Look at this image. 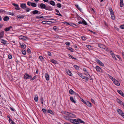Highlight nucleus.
I'll use <instances>...</instances> for the list:
<instances>
[{
  "mask_svg": "<svg viewBox=\"0 0 124 124\" xmlns=\"http://www.w3.org/2000/svg\"><path fill=\"white\" fill-rule=\"evenodd\" d=\"M3 19L4 21H7L9 19V18L7 16H5Z\"/></svg>",
  "mask_w": 124,
  "mask_h": 124,
  "instance_id": "21",
  "label": "nucleus"
},
{
  "mask_svg": "<svg viewBox=\"0 0 124 124\" xmlns=\"http://www.w3.org/2000/svg\"><path fill=\"white\" fill-rule=\"evenodd\" d=\"M113 81L114 83L117 86H119L120 85V84L119 82L115 79L113 80Z\"/></svg>",
  "mask_w": 124,
  "mask_h": 124,
  "instance_id": "7",
  "label": "nucleus"
},
{
  "mask_svg": "<svg viewBox=\"0 0 124 124\" xmlns=\"http://www.w3.org/2000/svg\"><path fill=\"white\" fill-rule=\"evenodd\" d=\"M39 58L41 61L43 60V58L42 56H39Z\"/></svg>",
  "mask_w": 124,
  "mask_h": 124,
  "instance_id": "57",
  "label": "nucleus"
},
{
  "mask_svg": "<svg viewBox=\"0 0 124 124\" xmlns=\"http://www.w3.org/2000/svg\"><path fill=\"white\" fill-rule=\"evenodd\" d=\"M27 9H26L25 10H26V12H29V11H30V10H31V9L30 8H27Z\"/></svg>",
  "mask_w": 124,
  "mask_h": 124,
  "instance_id": "55",
  "label": "nucleus"
},
{
  "mask_svg": "<svg viewBox=\"0 0 124 124\" xmlns=\"http://www.w3.org/2000/svg\"><path fill=\"white\" fill-rule=\"evenodd\" d=\"M50 62L54 64H56L57 63V61L54 59L51 60H50Z\"/></svg>",
  "mask_w": 124,
  "mask_h": 124,
  "instance_id": "23",
  "label": "nucleus"
},
{
  "mask_svg": "<svg viewBox=\"0 0 124 124\" xmlns=\"http://www.w3.org/2000/svg\"><path fill=\"white\" fill-rule=\"evenodd\" d=\"M81 38L83 40H85V38L84 36L82 37Z\"/></svg>",
  "mask_w": 124,
  "mask_h": 124,
  "instance_id": "63",
  "label": "nucleus"
},
{
  "mask_svg": "<svg viewBox=\"0 0 124 124\" xmlns=\"http://www.w3.org/2000/svg\"><path fill=\"white\" fill-rule=\"evenodd\" d=\"M118 92L122 96L124 97V93L121 90H117Z\"/></svg>",
  "mask_w": 124,
  "mask_h": 124,
  "instance_id": "17",
  "label": "nucleus"
},
{
  "mask_svg": "<svg viewBox=\"0 0 124 124\" xmlns=\"http://www.w3.org/2000/svg\"><path fill=\"white\" fill-rule=\"evenodd\" d=\"M120 7H122L123 6L124 4L123 0H120Z\"/></svg>",
  "mask_w": 124,
  "mask_h": 124,
  "instance_id": "25",
  "label": "nucleus"
},
{
  "mask_svg": "<svg viewBox=\"0 0 124 124\" xmlns=\"http://www.w3.org/2000/svg\"><path fill=\"white\" fill-rule=\"evenodd\" d=\"M66 72L68 75L70 76H72V74L71 73V72L69 70H67L66 71Z\"/></svg>",
  "mask_w": 124,
  "mask_h": 124,
  "instance_id": "12",
  "label": "nucleus"
},
{
  "mask_svg": "<svg viewBox=\"0 0 124 124\" xmlns=\"http://www.w3.org/2000/svg\"><path fill=\"white\" fill-rule=\"evenodd\" d=\"M67 113L68 114V115H69L70 118H74L76 116L75 115L72 113L69 112H67Z\"/></svg>",
  "mask_w": 124,
  "mask_h": 124,
  "instance_id": "6",
  "label": "nucleus"
},
{
  "mask_svg": "<svg viewBox=\"0 0 124 124\" xmlns=\"http://www.w3.org/2000/svg\"><path fill=\"white\" fill-rule=\"evenodd\" d=\"M69 93L71 94H74L76 93L74 92L72 89H70L69 91Z\"/></svg>",
  "mask_w": 124,
  "mask_h": 124,
  "instance_id": "18",
  "label": "nucleus"
},
{
  "mask_svg": "<svg viewBox=\"0 0 124 124\" xmlns=\"http://www.w3.org/2000/svg\"><path fill=\"white\" fill-rule=\"evenodd\" d=\"M70 121V122L72 123L75 124V120L74 119H71L70 118V119L69 120Z\"/></svg>",
  "mask_w": 124,
  "mask_h": 124,
  "instance_id": "41",
  "label": "nucleus"
},
{
  "mask_svg": "<svg viewBox=\"0 0 124 124\" xmlns=\"http://www.w3.org/2000/svg\"><path fill=\"white\" fill-rule=\"evenodd\" d=\"M96 62L101 66H104V64L101 62V61L99 59L97 60Z\"/></svg>",
  "mask_w": 124,
  "mask_h": 124,
  "instance_id": "15",
  "label": "nucleus"
},
{
  "mask_svg": "<svg viewBox=\"0 0 124 124\" xmlns=\"http://www.w3.org/2000/svg\"><path fill=\"white\" fill-rule=\"evenodd\" d=\"M70 101L73 102L75 103L76 102V101L74 100L73 97L72 96H70Z\"/></svg>",
  "mask_w": 124,
  "mask_h": 124,
  "instance_id": "27",
  "label": "nucleus"
},
{
  "mask_svg": "<svg viewBox=\"0 0 124 124\" xmlns=\"http://www.w3.org/2000/svg\"><path fill=\"white\" fill-rule=\"evenodd\" d=\"M66 114L67 115V116H65L64 117V118L65 119L67 120H69L70 118V117L69 116V115H68V114L67 113H66Z\"/></svg>",
  "mask_w": 124,
  "mask_h": 124,
  "instance_id": "19",
  "label": "nucleus"
},
{
  "mask_svg": "<svg viewBox=\"0 0 124 124\" xmlns=\"http://www.w3.org/2000/svg\"><path fill=\"white\" fill-rule=\"evenodd\" d=\"M12 5L14 6L15 7V8L17 10H20V8L19 7L18 5V4H16L15 3H12Z\"/></svg>",
  "mask_w": 124,
  "mask_h": 124,
  "instance_id": "9",
  "label": "nucleus"
},
{
  "mask_svg": "<svg viewBox=\"0 0 124 124\" xmlns=\"http://www.w3.org/2000/svg\"><path fill=\"white\" fill-rule=\"evenodd\" d=\"M113 81V80L115 79V78H114L112 77L110 75H109L108 76Z\"/></svg>",
  "mask_w": 124,
  "mask_h": 124,
  "instance_id": "45",
  "label": "nucleus"
},
{
  "mask_svg": "<svg viewBox=\"0 0 124 124\" xmlns=\"http://www.w3.org/2000/svg\"><path fill=\"white\" fill-rule=\"evenodd\" d=\"M1 43L4 44H6V41L4 39H1Z\"/></svg>",
  "mask_w": 124,
  "mask_h": 124,
  "instance_id": "32",
  "label": "nucleus"
},
{
  "mask_svg": "<svg viewBox=\"0 0 124 124\" xmlns=\"http://www.w3.org/2000/svg\"><path fill=\"white\" fill-rule=\"evenodd\" d=\"M47 54L49 56H50L52 55L51 53L49 51H47Z\"/></svg>",
  "mask_w": 124,
  "mask_h": 124,
  "instance_id": "48",
  "label": "nucleus"
},
{
  "mask_svg": "<svg viewBox=\"0 0 124 124\" xmlns=\"http://www.w3.org/2000/svg\"><path fill=\"white\" fill-rule=\"evenodd\" d=\"M75 7L77 8L80 11H81V9L79 7L78 5L76 4L75 5Z\"/></svg>",
  "mask_w": 124,
  "mask_h": 124,
  "instance_id": "35",
  "label": "nucleus"
},
{
  "mask_svg": "<svg viewBox=\"0 0 124 124\" xmlns=\"http://www.w3.org/2000/svg\"><path fill=\"white\" fill-rule=\"evenodd\" d=\"M88 75L89 76V78L85 77V78H86V80H88V79H89L90 80H91L92 79V78L91 76L88 74Z\"/></svg>",
  "mask_w": 124,
  "mask_h": 124,
  "instance_id": "34",
  "label": "nucleus"
},
{
  "mask_svg": "<svg viewBox=\"0 0 124 124\" xmlns=\"http://www.w3.org/2000/svg\"><path fill=\"white\" fill-rule=\"evenodd\" d=\"M95 69L98 72H102V69L100 67L98 66H96Z\"/></svg>",
  "mask_w": 124,
  "mask_h": 124,
  "instance_id": "5",
  "label": "nucleus"
},
{
  "mask_svg": "<svg viewBox=\"0 0 124 124\" xmlns=\"http://www.w3.org/2000/svg\"><path fill=\"white\" fill-rule=\"evenodd\" d=\"M50 4L53 6H54L55 5V3L54 2L53 0H51L50 2H49Z\"/></svg>",
  "mask_w": 124,
  "mask_h": 124,
  "instance_id": "22",
  "label": "nucleus"
},
{
  "mask_svg": "<svg viewBox=\"0 0 124 124\" xmlns=\"http://www.w3.org/2000/svg\"><path fill=\"white\" fill-rule=\"evenodd\" d=\"M40 7L42 9L44 8L46 9V5L42 3L40 5Z\"/></svg>",
  "mask_w": 124,
  "mask_h": 124,
  "instance_id": "14",
  "label": "nucleus"
},
{
  "mask_svg": "<svg viewBox=\"0 0 124 124\" xmlns=\"http://www.w3.org/2000/svg\"><path fill=\"white\" fill-rule=\"evenodd\" d=\"M111 55L112 56V57L114 59L116 60V55L114 54L113 53H111Z\"/></svg>",
  "mask_w": 124,
  "mask_h": 124,
  "instance_id": "24",
  "label": "nucleus"
},
{
  "mask_svg": "<svg viewBox=\"0 0 124 124\" xmlns=\"http://www.w3.org/2000/svg\"><path fill=\"white\" fill-rule=\"evenodd\" d=\"M19 38L20 39L23 40L24 41L26 40L27 39L26 37L22 35L20 36Z\"/></svg>",
  "mask_w": 124,
  "mask_h": 124,
  "instance_id": "16",
  "label": "nucleus"
},
{
  "mask_svg": "<svg viewBox=\"0 0 124 124\" xmlns=\"http://www.w3.org/2000/svg\"><path fill=\"white\" fill-rule=\"evenodd\" d=\"M74 67L77 70H78L79 69V67L76 65H74Z\"/></svg>",
  "mask_w": 124,
  "mask_h": 124,
  "instance_id": "40",
  "label": "nucleus"
},
{
  "mask_svg": "<svg viewBox=\"0 0 124 124\" xmlns=\"http://www.w3.org/2000/svg\"><path fill=\"white\" fill-rule=\"evenodd\" d=\"M21 7L23 9L27 8L26 4L25 3H22L20 5Z\"/></svg>",
  "mask_w": 124,
  "mask_h": 124,
  "instance_id": "11",
  "label": "nucleus"
},
{
  "mask_svg": "<svg viewBox=\"0 0 124 124\" xmlns=\"http://www.w3.org/2000/svg\"><path fill=\"white\" fill-rule=\"evenodd\" d=\"M116 111L118 114L124 118V113L121 110L117 108L116 109Z\"/></svg>",
  "mask_w": 124,
  "mask_h": 124,
  "instance_id": "3",
  "label": "nucleus"
},
{
  "mask_svg": "<svg viewBox=\"0 0 124 124\" xmlns=\"http://www.w3.org/2000/svg\"><path fill=\"white\" fill-rule=\"evenodd\" d=\"M57 6L59 8H60L61 7V4L59 3H57Z\"/></svg>",
  "mask_w": 124,
  "mask_h": 124,
  "instance_id": "46",
  "label": "nucleus"
},
{
  "mask_svg": "<svg viewBox=\"0 0 124 124\" xmlns=\"http://www.w3.org/2000/svg\"><path fill=\"white\" fill-rule=\"evenodd\" d=\"M38 98L37 97L35 96L34 98V100L36 102H37L38 101Z\"/></svg>",
  "mask_w": 124,
  "mask_h": 124,
  "instance_id": "47",
  "label": "nucleus"
},
{
  "mask_svg": "<svg viewBox=\"0 0 124 124\" xmlns=\"http://www.w3.org/2000/svg\"><path fill=\"white\" fill-rule=\"evenodd\" d=\"M32 2H31L30 1H28L27 2V5L28 6H31V3Z\"/></svg>",
  "mask_w": 124,
  "mask_h": 124,
  "instance_id": "52",
  "label": "nucleus"
},
{
  "mask_svg": "<svg viewBox=\"0 0 124 124\" xmlns=\"http://www.w3.org/2000/svg\"><path fill=\"white\" fill-rule=\"evenodd\" d=\"M53 10L52 8L49 6H47V10Z\"/></svg>",
  "mask_w": 124,
  "mask_h": 124,
  "instance_id": "36",
  "label": "nucleus"
},
{
  "mask_svg": "<svg viewBox=\"0 0 124 124\" xmlns=\"http://www.w3.org/2000/svg\"><path fill=\"white\" fill-rule=\"evenodd\" d=\"M8 57L10 59H11L12 58V56L11 54H9L8 55Z\"/></svg>",
  "mask_w": 124,
  "mask_h": 124,
  "instance_id": "51",
  "label": "nucleus"
},
{
  "mask_svg": "<svg viewBox=\"0 0 124 124\" xmlns=\"http://www.w3.org/2000/svg\"><path fill=\"white\" fill-rule=\"evenodd\" d=\"M86 47L89 49L91 48V46L89 45H87L86 46Z\"/></svg>",
  "mask_w": 124,
  "mask_h": 124,
  "instance_id": "59",
  "label": "nucleus"
},
{
  "mask_svg": "<svg viewBox=\"0 0 124 124\" xmlns=\"http://www.w3.org/2000/svg\"><path fill=\"white\" fill-rule=\"evenodd\" d=\"M11 123L12 124H16L13 120L12 121H11Z\"/></svg>",
  "mask_w": 124,
  "mask_h": 124,
  "instance_id": "64",
  "label": "nucleus"
},
{
  "mask_svg": "<svg viewBox=\"0 0 124 124\" xmlns=\"http://www.w3.org/2000/svg\"><path fill=\"white\" fill-rule=\"evenodd\" d=\"M114 28H115V29L116 30H117V31H119V29L118 28H117V27H114Z\"/></svg>",
  "mask_w": 124,
  "mask_h": 124,
  "instance_id": "61",
  "label": "nucleus"
},
{
  "mask_svg": "<svg viewBox=\"0 0 124 124\" xmlns=\"http://www.w3.org/2000/svg\"><path fill=\"white\" fill-rule=\"evenodd\" d=\"M42 111L45 114L46 113V109L44 108L42 109Z\"/></svg>",
  "mask_w": 124,
  "mask_h": 124,
  "instance_id": "53",
  "label": "nucleus"
},
{
  "mask_svg": "<svg viewBox=\"0 0 124 124\" xmlns=\"http://www.w3.org/2000/svg\"><path fill=\"white\" fill-rule=\"evenodd\" d=\"M24 16H20L18 15L17 16L16 18L17 19L18 18H20V19H22L24 18Z\"/></svg>",
  "mask_w": 124,
  "mask_h": 124,
  "instance_id": "29",
  "label": "nucleus"
},
{
  "mask_svg": "<svg viewBox=\"0 0 124 124\" xmlns=\"http://www.w3.org/2000/svg\"><path fill=\"white\" fill-rule=\"evenodd\" d=\"M82 24H84L85 25H86L87 24V23L86 22L85 20H83L82 21Z\"/></svg>",
  "mask_w": 124,
  "mask_h": 124,
  "instance_id": "38",
  "label": "nucleus"
},
{
  "mask_svg": "<svg viewBox=\"0 0 124 124\" xmlns=\"http://www.w3.org/2000/svg\"><path fill=\"white\" fill-rule=\"evenodd\" d=\"M22 53L24 55H25L26 54V52L25 50L23 49L22 51Z\"/></svg>",
  "mask_w": 124,
  "mask_h": 124,
  "instance_id": "39",
  "label": "nucleus"
},
{
  "mask_svg": "<svg viewBox=\"0 0 124 124\" xmlns=\"http://www.w3.org/2000/svg\"><path fill=\"white\" fill-rule=\"evenodd\" d=\"M23 78L24 79H30V80H31V76L29 75L27 73H25L24 75Z\"/></svg>",
  "mask_w": 124,
  "mask_h": 124,
  "instance_id": "2",
  "label": "nucleus"
},
{
  "mask_svg": "<svg viewBox=\"0 0 124 124\" xmlns=\"http://www.w3.org/2000/svg\"><path fill=\"white\" fill-rule=\"evenodd\" d=\"M10 30L9 27L6 28L5 29V31H9Z\"/></svg>",
  "mask_w": 124,
  "mask_h": 124,
  "instance_id": "49",
  "label": "nucleus"
},
{
  "mask_svg": "<svg viewBox=\"0 0 124 124\" xmlns=\"http://www.w3.org/2000/svg\"><path fill=\"white\" fill-rule=\"evenodd\" d=\"M36 76H34L33 78H32V77L31 76V80H33L34 79H36Z\"/></svg>",
  "mask_w": 124,
  "mask_h": 124,
  "instance_id": "50",
  "label": "nucleus"
},
{
  "mask_svg": "<svg viewBox=\"0 0 124 124\" xmlns=\"http://www.w3.org/2000/svg\"><path fill=\"white\" fill-rule=\"evenodd\" d=\"M91 102L95 104V102L94 101V100L92 99L91 98Z\"/></svg>",
  "mask_w": 124,
  "mask_h": 124,
  "instance_id": "56",
  "label": "nucleus"
},
{
  "mask_svg": "<svg viewBox=\"0 0 124 124\" xmlns=\"http://www.w3.org/2000/svg\"><path fill=\"white\" fill-rule=\"evenodd\" d=\"M48 112L50 114H52V115H54V114L53 112V111H52L51 110H49L48 111Z\"/></svg>",
  "mask_w": 124,
  "mask_h": 124,
  "instance_id": "31",
  "label": "nucleus"
},
{
  "mask_svg": "<svg viewBox=\"0 0 124 124\" xmlns=\"http://www.w3.org/2000/svg\"><path fill=\"white\" fill-rule=\"evenodd\" d=\"M75 120V124H79L80 123H81L85 124V123L83 121H82V120L80 119H74Z\"/></svg>",
  "mask_w": 124,
  "mask_h": 124,
  "instance_id": "1",
  "label": "nucleus"
},
{
  "mask_svg": "<svg viewBox=\"0 0 124 124\" xmlns=\"http://www.w3.org/2000/svg\"><path fill=\"white\" fill-rule=\"evenodd\" d=\"M21 47L23 49H25L26 47V46L25 45H21Z\"/></svg>",
  "mask_w": 124,
  "mask_h": 124,
  "instance_id": "37",
  "label": "nucleus"
},
{
  "mask_svg": "<svg viewBox=\"0 0 124 124\" xmlns=\"http://www.w3.org/2000/svg\"><path fill=\"white\" fill-rule=\"evenodd\" d=\"M65 44L69 46L70 45V43L69 42H67L65 43Z\"/></svg>",
  "mask_w": 124,
  "mask_h": 124,
  "instance_id": "60",
  "label": "nucleus"
},
{
  "mask_svg": "<svg viewBox=\"0 0 124 124\" xmlns=\"http://www.w3.org/2000/svg\"><path fill=\"white\" fill-rule=\"evenodd\" d=\"M67 49H68L70 50V51H71V52H73L74 49L73 48L70 47H68L67 48Z\"/></svg>",
  "mask_w": 124,
  "mask_h": 124,
  "instance_id": "33",
  "label": "nucleus"
},
{
  "mask_svg": "<svg viewBox=\"0 0 124 124\" xmlns=\"http://www.w3.org/2000/svg\"><path fill=\"white\" fill-rule=\"evenodd\" d=\"M4 32L3 31H1L0 32V40L3 38L4 36Z\"/></svg>",
  "mask_w": 124,
  "mask_h": 124,
  "instance_id": "13",
  "label": "nucleus"
},
{
  "mask_svg": "<svg viewBox=\"0 0 124 124\" xmlns=\"http://www.w3.org/2000/svg\"><path fill=\"white\" fill-rule=\"evenodd\" d=\"M109 10L110 12L111 18L112 19L114 20L115 19V16L113 11L111 8L109 9Z\"/></svg>",
  "mask_w": 124,
  "mask_h": 124,
  "instance_id": "4",
  "label": "nucleus"
},
{
  "mask_svg": "<svg viewBox=\"0 0 124 124\" xmlns=\"http://www.w3.org/2000/svg\"><path fill=\"white\" fill-rule=\"evenodd\" d=\"M120 27L122 29H124V25H122L120 26Z\"/></svg>",
  "mask_w": 124,
  "mask_h": 124,
  "instance_id": "54",
  "label": "nucleus"
},
{
  "mask_svg": "<svg viewBox=\"0 0 124 124\" xmlns=\"http://www.w3.org/2000/svg\"><path fill=\"white\" fill-rule=\"evenodd\" d=\"M31 6L33 7H36L37 6V5L36 3H34L32 2L31 4Z\"/></svg>",
  "mask_w": 124,
  "mask_h": 124,
  "instance_id": "30",
  "label": "nucleus"
},
{
  "mask_svg": "<svg viewBox=\"0 0 124 124\" xmlns=\"http://www.w3.org/2000/svg\"><path fill=\"white\" fill-rule=\"evenodd\" d=\"M10 109L12 111H15V109H14V108H12L11 107H10Z\"/></svg>",
  "mask_w": 124,
  "mask_h": 124,
  "instance_id": "58",
  "label": "nucleus"
},
{
  "mask_svg": "<svg viewBox=\"0 0 124 124\" xmlns=\"http://www.w3.org/2000/svg\"><path fill=\"white\" fill-rule=\"evenodd\" d=\"M53 29L55 31H58L59 30L58 27L56 26H54L53 27Z\"/></svg>",
  "mask_w": 124,
  "mask_h": 124,
  "instance_id": "28",
  "label": "nucleus"
},
{
  "mask_svg": "<svg viewBox=\"0 0 124 124\" xmlns=\"http://www.w3.org/2000/svg\"><path fill=\"white\" fill-rule=\"evenodd\" d=\"M78 74L82 78L85 79V77L84 76H83L81 73H78Z\"/></svg>",
  "mask_w": 124,
  "mask_h": 124,
  "instance_id": "20",
  "label": "nucleus"
},
{
  "mask_svg": "<svg viewBox=\"0 0 124 124\" xmlns=\"http://www.w3.org/2000/svg\"><path fill=\"white\" fill-rule=\"evenodd\" d=\"M68 55L72 59H74V60H76L77 59L76 58H74V57L72 56V55H70V54H69Z\"/></svg>",
  "mask_w": 124,
  "mask_h": 124,
  "instance_id": "42",
  "label": "nucleus"
},
{
  "mask_svg": "<svg viewBox=\"0 0 124 124\" xmlns=\"http://www.w3.org/2000/svg\"><path fill=\"white\" fill-rule=\"evenodd\" d=\"M39 12V11L37 10H34L32 11V13L34 14H38Z\"/></svg>",
  "mask_w": 124,
  "mask_h": 124,
  "instance_id": "26",
  "label": "nucleus"
},
{
  "mask_svg": "<svg viewBox=\"0 0 124 124\" xmlns=\"http://www.w3.org/2000/svg\"><path fill=\"white\" fill-rule=\"evenodd\" d=\"M98 46L99 47L103 49H105L106 48V46L105 45L101 44H99Z\"/></svg>",
  "mask_w": 124,
  "mask_h": 124,
  "instance_id": "10",
  "label": "nucleus"
},
{
  "mask_svg": "<svg viewBox=\"0 0 124 124\" xmlns=\"http://www.w3.org/2000/svg\"><path fill=\"white\" fill-rule=\"evenodd\" d=\"M55 22H52V21H47V24H52V23Z\"/></svg>",
  "mask_w": 124,
  "mask_h": 124,
  "instance_id": "44",
  "label": "nucleus"
},
{
  "mask_svg": "<svg viewBox=\"0 0 124 124\" xmlns=\"http://www.w3.org/2000/svg\"><path fill=\"white\" fill-rule=\"evenodd\" d=\"M42 22L44 24H46V21H42Z\"/></svg>",
  "mask_w": 124,
  "mask_h": 124,
  "instance_id": "62",
  "label": "nucleus"
},
{
  "mask_svg": "<svg viewBox=\"0 0 124 124\" xmlns=\"http://www.w3.org/2000/svg\"><path fill=\"white\" fill-rule=\"evenodd\" d=\"M85 104L87 106L89 107H91L92 105V104L89 101H86V102H85Z\"/></svg>",
  "mask_w": 124,
  "mask_h": 124,
  "instance_id": "8",
  "label": "nucleus"
},
{
  "mask_svg": "<svg viewBox=\"0 0 124 124\" xmlns=\"http://www.w3.org/2000/svg\"><path fill=\"white\" fill-rule=\"evenodd\" d=\"M117 101L118 103H119V104H122L123 102L121 100L118 99H117Z\"/></svg>",
  "mask_w": 124,
  "mask_h": 124,
  "instance_id": "43",
  "label": "nucleus"
}]
</instances>
